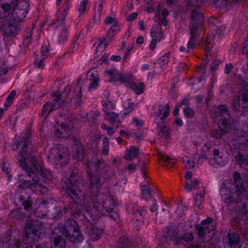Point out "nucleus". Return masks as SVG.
Masks as SVG:
<instances>
[{
	"mask_svg": "<svg viewBox=\"0 0 248 248\" xmlns=\"http://www.w3.org/2000/svg\"><path fill=\"white\" fill-rule=\"evenodd\" d=\"M89 176L90 181V188L93 190L92 191L93 193H99L98 189L101 186L102 183L99 172H97V173L90 174Z\"/></svg>",
	"mask_w": 248,
	"mask_h": 248,
	"instance_id": "nucleus-20",
	"label": "nucleus"
},
{
	"mask_svg": "<svg viewBox=\"0 0 248 248\" xmlns=\"http://www.w3.org/2000/svg\"><path fill=\"white\" fill-rule=\"evenodd\" d=\"M84 146L81 143H78L76 145L75 152L78 159L84 158Z\"/></svg>",
	"mask_w": 248,
	"mask_h": 248,
	"instance_id": "nucleus-35",
	"label": "nucleus"
},
{
	"mask_svg": "<svg viewBox=\"0 0 248 248\" xmlns=\"http://www.w3.org/2000/svg\"><path fill=\"white\" fill-rule=\"evenodd\" d=\"M217 108L219 113L220 118L219 122L226 123L230 124H233V120L232 119L228 112V108L225 105H220L217 106Z\"/></svg>",
	"mask_w": 248,
	"mask_h": 248,
	"instance_id": "nucleus-18",
	"label": "nucleus"
},
{
	"mask_svg": "<svg viewBox=\"0 0 248 248\" xmlns=\"http://www.w3.org/2000/svg\"><path fill=\"white\" fill-rule=\"evenodd\" d=\"M120 81L123 82H130L133 80V76L130 73H121Z\"/></svg>",
	"mask_w": 248,
	"mask_h": 248,
	"instance_id": "nucleus-41",
	"label": "nucleus"
},
{
	"mask_svg": "<svg viewBox=\"0 0 248 248\" xmlns=\"http://www.w3.org/2000/svg\"><path fill=\"white\" fill-rule=\"evenodd\" d=\"M11 215L13 218L20 221H22L25 218V213L18 211L12 212Z\"/></svg>",
	"mask_w": 248,
	"mask_h": 248,
	"instance_id": "nucleus-36",
	"label": "nucleus"
},
{
	"mask_svg": "<svg viewBox=\"0 0 248 248\" xmlns=\"http://www.w3.org/2000/svg\"><path fill=\"white\" fill-rule=\"evenodd\" d=\"M20 147L19 152V155L22 158L19 160L26 162L27 159L30 160L31 163L32 158L36 159L34 155V151L32 149V145L31 142V134L28 132L22 136L20 140L16 144V150Z\"/></svg>",
	"mask_w": 248,
	"mask_h": 248,
	"instance_id": "nucleus-6",
	"label": "nucleus"
},
{
	"mask_svg": "<svg viewBox=\"0 0 248 248\" xmlns=\"http://www.w3.org/2000/svg\"><path fill=\"white\" fill-rule=\"evenodd\" d=\"M233 67V65L232 63H230L226 64L225 67V73L227 74H230Z\"/></svg>",
	"mask_w": 248,
	"mask_h": 248,
	"instance_id": "nucleus-63",
	"label": "nucleus"
},
{
	"mask_svg": "<svg viewBox=\"0 0 248 248\" xmlns=\"http://www.w3.org/2000/svg\"><path fill=\"white\" fill-rule=\"evenodd\" d=\"M170 108L169 104H167L165 106V110L164 112L163 115L160 118H159L158 120L161 122L165 121L166 118L168 117L170 114Z\"/></svg>",
	"mask_w": 248,
	"mask_h": 248,
	"instance_id": "nucleus-46",
	"label": "nucleus"
},
{
	"mask_svg": "<svg viewBox=\"0 0 248 248\" xmlns=\"http://www.w3.org/2000/svg\"><path fill=\"white\" fill-rule=\"evenodd\" d=\"M183 163L184 164L185 168L187 169H190L194 167V162L187 156H185L183 158Z\"/></svg>",
	"mask_w": 248,
	"mask_h": 248,
	"instance_id": "nucleus-42",
	"label": "nucleus"
},
{
	"mask_svg": "<svg viewBox=\"0 0 248 248\" xmlns=\"http://www.w3.org/2000/svg\"><path fill=\"white\" fill-rule=\"evenodd\" d=\"M81 88H80L79 94H78V97L76 99V102H75V104L74 105L75 108L77 107L81 104Z\"/></svg>",
	"mask_w": 248,
	"mask_h": 248,
	"instance_id": "nucleus-62",
	"label": "nucleus"
},
{
	"mask_svg": "<svg viewBox=\"0 0 248 248\" xmlns=\"http://www.w3.org/2000/svg\"><path fill=\"white\" fill-rule=\"evenodd\" d=\"M130 88L137 94H140L144 92L145 85L143 82H140L138 84L135 82H131L130 84Z\"/></svg>",
	"mask_w": 248,
	"mask_h": 248,
	"instance_id": "nucleus-27",
	"label": "nucleus"
},
{
	"mask_svg": "<svg viewBox=\"0 0 248 248\" xmlns=\"http://www.w3.org/2000/svg\"><path fill=\"white\" fill-rule=\"evenodd\" d=\"M132 209L133 210V214L135 216V217L136 218V220L137 221H139L140 219H141L142 218V212H141L139 209L135 208L134 207L132 208Z\"/></svg>",
	"mask_w": 248,
	"mask_h": 248,
	"instance_id": "nucleus-48",
	"label": "nucleus"
},
{
	"mask_svg": "<svg viewBox=\"0 0 248 248\" xmlns=\"http://www.w3.org/2000/svg\"><path fill=\"white\" fill-rule=\"evenodd\" d=\"M225 202L227 204H231L232 203H234L236 202V201L233 197H232L230 194L229 195L228 197H224Z\"/></svg>",
	"mask_w": 248,
	"mask_h": 248,
	"instance_id": "nucleus-58",
	"label": "nucleus"
},
{
	"mask_svg": "<svg viewBox=\"0 0 248 248\" xmlns=\"http://www.w3.org/2000/svg\"><path fill=\"white\" fill-rule=\"evenodd\" d=\"M139 156V149L134 146L131 147L128 153L124 157L129 161H132L133 158H138Z\"/></svg>",
	"mask_w": 248,
	"mask_h": 248,
	"instance_id": "nucleus-26",
	"label": "nucleus"
},
{
	"mask_svg": "<svg viewBox=\"0 0 248 248\" xmlns=\"http://www.w3.org/2000/svg\"><path fill=\"white\" fill-rule=\"evenodd\" d=\"M184 112L185 116L189 118H192L194 114V110L190 108H186L184 109Z\"/></svg>",
	"mask_w": 248,
	"mask_h": 248,
	"instance_id": "nucleus-49",
	"label": "nucleus"
},
{
	"mask_svg": "<svg viewBox=\"0 0 248 248\" xmlns=\"http://www.w3.org/2000/svg\"><path fill=\"white\" fill-rule=\"evenodd\" d=\"M134 108V103H128V108H125L123 110V114L122 115V117L124 118L127 114H129L132 111L133 108Z\"/></svg>",
	"mask_w": 248,
	"mask_h": 248,
	"instance_id": "nucleus-44",
	"label": "nucleus"
},
{
	"mask_svg": "<svg viewBox=\"0 0 248 248\" xmlns=\"http://www.w3.org/2000/svg\"><path fill=\"white\" fill-rule=\"evenodd\" d=\"M51 103L49 102H47L44 106L42 110V116L47 113L46 116L50 113L49 110L50 108Z\"/></svg>",
	"mask_w": 248,
	"mask_h": 248,
	"instance_id": "nucleus-50",
	"label": "nucleus"
},
{
	"mask_svg": "<svg viewBox=\"0 0 248 248\" xmlns=\"http://www.w3.org/2000/svg\"><path fill=\"white\" fill-rule=\"evenodd\" d=\"M191 10L190 23L189 25L190 38L187 45V47L194 48L195 47L197 39L199 37L198 28L199 26L202 25V21L204 20V16L202 13L195 9Z\"/></svg>",
	"mask_w": 248,
	"mask_h": 248,
	"instance_id": "nucleus-5",
	"label": "nucleus"
},
{
	"mask_svg": "<svg viewBox=\"0 0 248 248\" xmlns=\"http://www.w3.org/2000/svg\"><path fill=\"white\" fill-rule=\"evenodd\" d=\"M220 193L222 198L224 199L225 196H227L230 195L231 193V190L228 188H221L220 190Z\"/></svg>",
	"mask_w": 248,
	"mask_h": 248,
	"instance_id": "nucleus-60",
	"label": "nucleus"
},
{
	"mask_svg": "<svg viewBox=\"0 0 248 248\" xmlns=\"http://www.w3.org/2000/svg\"><path fill=\"white\" fill-rule=\"evenodd\" d=\"M53 245L52 247L57 248H65L66 246V239L62 235H57L53 237Z\"/></svg>",
	"mask_w": 248,
	"mask_h": 248,
	"instance_id": "nucleus-25",
	"label": "nucleus"
},
{
	"mask_svg": "<svg viewBox=\"0 0 248 248\" xmlns=\"http://www.w3.org/2000/svg\"><path fill=\"white\" fill-rule=\"evenodd\" d=\"M18 200L25 210L28 212L32 210L33 199L31 194L24 192L19 196Z\"/></svg>",
	"mask_w": 248,
	"mask_h": 248,
	"instance_id": "nucleus-19",
	"label": "nucleus"
},
{
	"mask_svg": "<svg viewBox=\"0 0 248 248\" xmlns=\"http://www.w3.org/2000/svg\"><path fill=\"white\" fill-rule=\"evenodd\" d=\"M167 235L171 239L174 245H178L182 243V236H179L178 232L174 231L169 230Z\"/></svg>",
	"mask_w": 248,
	"mask_h": 248,
	"instance_id": "nucleus-23",
	"label": "nucleus"
},
{
	"mask_svg": "<svg viewBox=\"0 0 248 248\" xmlns=\"http://www.w3.org/2000/svg\"><path fill=\"white\" fill-rule=\"evenodd\" d=\"M59 233L73 243H78L84 239L78 222L72 218H67L64 223H59L55 227L53 233L58 234Z\"/></svg>",
	"mask_w": 248,
	"mask_h": 248,
	"instance_id": "nucleus-1",
	"label": "nucleus"
},
{
	"mask_svg": "<svg viewBox=\"0 0 248 248\" xmlns=\"http://www.w3.org/2000/svg\"><path fill=\"white\" fill-rule=\"evenodd\" d=\"M142 187L145 188L142 190V197L146 200L150 199L151 197V191L150 188L145 185H143Z\"/></svg>",
	"mask_w": 248,
	"mask_h": 248,
	"instance_id": "nucleus-39",
	"label": "nucleus"
},
{
	"mask_svg": "<svg viewBox=\"0 0 248 248\" xmlns=\"http://www.w3.org/2000/svg\"><path fill=\"white\" fill-rule=\"evenodd\" d=\"M22 246V242L21 241L17 239H14L10 245V247L11 248H21Z\"/></svg>",
	"mask_w": 248,
	"mask_h": 248,
	"instance_id": "nucleus-52",
	"label": "nucleus"
},
{
	"mask_svg": "<svg viewBox=\"0 0 248 248\" xmlns=\"http://www.w3.org/2000/svg\"><path fill=\"white\" fill-rule=\"evenodd\" d=\"M218 124V128L213 129L211 131V136L217 139H221L223 135L233 129V124H230L229 123L228 124L219 122Z\"/></svg>",
	"mask_w": 248,
	"mask_h": 248,
	"instance_id": "nucleus-11",
	"label": "nucleus"
},
{
	"mask_svg": "<svg viewBox=\"0 0 248 248\" xmlns=\"http://www.w3.org/2000/svg\"><path fill=\"white\" fill-rule=\"evenodd\" d=\"M133 245L132 242L126 237H121L117 242L118 248H131Z\"/></svg>",
	"mask_w": 248,
	"mask_h": 248,
	"instance_id": "nucleus-24",
	"label": "nucleus"
},
{
	"mask_svg": "<svg viewBox=\"0 0 248 248\" xmlns=\"http://www.w3.org/2000/svg\"><path fill=\"white\" fill-rule=\"evenodd\" d=\"M18 1H16V4L11 2V0L0 1V18L6 17L12 14L15 21L21 22L25 18L27 11L25 9L16 8Z\"/></svg>",
	"mask_w": 248,
	"mask_h": 248,
	"instance_id": "nucleus-4",
	"label": "nucleus"
},
{
	"mask_svg": "<svg viewBox=\"0 0 248 248\" xmlns=\"http://www.w3.org/2000/svg\"><path fill=\"white\" fill-rule=\"evenodd\" d=\"M103 232V229L96 226H93L90 229L89 236L92 240L97 241L101 238Z\"/></svg>",
	"mask_w": 248,
	"mask_h": 248,
	"instance_id": "nucleus-22",
	"label": "nucleus"
},
{
	"mask_svg": "<svg viewBox=\"0 0 248 248\" xmlns=\"http://www.w3.org/2000/svg\"><path fill=\"white\" fill-rule=\"evenodd\" d=\"M118 117L119 114L114 112H106L104 115L105 119L108 121L112 125L116 122Z\"/></svg>",
	"mask_w": 248,
	"mask_h": 248,
	"instance_id": "nucleus-32",
	"label": "nucleus"
},
{
	"mask_svg": "<svg viewBox=\"0 0 248 248\" xmlns=\"http://www.w3.org/2000/svg\"><path fill=\"white\" fill-rule=\"evenodd\" d=\"M31 165L36 170L41 176L42 179L45 182H50L53 176L50 170L44 168L43 166V163L41 161L32 158Z\"/></svg>",
	"mask_w": 248,
	"mask_h": 248,
	"instance_id": "nucleus-9",
	"label": "nucleus"
},
{
	"mask_svg": "<svg viewBox=\"0 0 248 248\" xmlns=\"http://www.w3.org/2000/svg\"><path fill=\"white\" fill-rule=\"evenodd\" d=\"M82 202H69L68 208L71 216L79 221L86 222L88 221L84 213L85 210L82 206Z\"/></svg>",
	"mask_w": 248,
	"mask_h": 248,
	"instance_id": "nucleus-8",
	"label": "nucleus"
},
{
	"mask_svg": "<svg viewBox=\"0 0 248 248\" xmlns=\"http://www.w3.org/2000/svg\"><path fill=\"white\" fill-rule=\"evenodd\" d=\"M224 241L225 248H239L241 246L240 235L236 232H228Z\"/></svg>",
	"mask_w": 248,
	"mask_h": 248,
	"instance_id": "nucleus-10",
	"label": "nucleus"
},
{
	"mask_svg": "<svg viewBox=\"0 0 248 248\" xmlns=\"http://www.w3.org/2000/svg\"><path fill=\"white\" fill-rule=\"evenodd\" d=\"M69 210L68 208V204L66 205V206L64 207L62 210L59 211L57 214L56 217L57 218H61L62 216L63 213V214H66Z\"/></svg>",
	"mask_w": 248,
	"mask_h": 248,
	"instance_id": "nucleus-59",
	"label": "nucleus"
},
{
	"mask_svg": "<svg viewBox=\"0 0 248 248\" xmlns=\"http://www.w3.org/2000/svg\"><path fill=\"white\" fill-rule=\"evenodd\" d=\"M160 128V131L158 133V135L161 138L165 137L166 139L170 138V129L166 125H164Z\"/></svg>",
	"mask_w": 248,
	"mask_h": 248,
	"instance_id": "nucleus-34",
	"label": "nucleus"
},
{
	"mask_svg": "<svg viewBox=\"0 0 248 248\" xmlns=\"http://www.w3.org/2000/svg\"><path fill=\"white\" fill-rule=\"evenodd\" d=\"M159 114L157 116V118L155 119V122L157 124V126L159 128H161L162 126L165 125L164 124L165 121L161 122L160 120H158L159 118H160L162 116V109H159Z\"/></svg>",
	"mask_w": 248,
	"mask_h": 248,
	"instance_id": "nucleus-53",
	"label": "nucleus"
},
{
	"mask_svg": "<svg viewBox=\"0 0 248 248\" xmlns=\"http://www.w3.org/2000/svg\"><path fill=\"white\" fill-rule=\"evenodd\" d=\"M60 100H56V99H54L52 104L51 103V107L49 110V112H50L52 110L59 108L60 107Z\"/></svg>",
	"mask_w": 248,
	"mask_h": 248,
	"instance_id": "nucleus-51",
	"label": "nucleus"
},
{
	"mask_svg": "<svg viewBox=\"0 0 248 248\" xmlns=\"http://www.w3.org/2000/svg\"><path fill=\"white\" fill-rule=\"evenodd\" d=\"M234 184L235 188V192L238 196L245 193V190L242 179L234 181Z\"/></svg>",
	"mask_w": 248,
	"mask_h": 248,
	"instance_id": "nucleus-28",
	"label": "nucleus"
},
{
	"mask_svg": "<svg viewBox=\"0 0 248 248\" xmlns=\"http://www.w3.org/2000/svg\"><path fill=\"white\" fill-rule=\"evenodd\" d=\"M99 115L100 114L98 112L91 111L89 113L86 114L87 119L88 120V121H90L91 120H94L97 118Z\"/></svg>",
	"mask_w": 248,
	"mask_h": 248,
	"instance_id": "nucleus-45",
	"label": "nucleus"
},
{
	"mask_svg": "<svg viewBox=\"0 0 248 248\" xmlns=\"http://www.w3.org/2000/svg\"><path fill=\"white\" fill-rule=\"evenodd\" d=\"M45 59V57H42L41 58L37 57L34 61V64L37 68L43 69L44 67V64L43 62Z\"/></svg>",
	"mask_w": 248,
	"mask_h": 248,
	"instance_id": "nucleus-43",
	"label": "nucleus"
},
{
	"mask_svg": "<svg viewBox=\"0 0 248 248\" xmlns=\"http://www.w3.org/2000/svg\"><path fill=\"white\" fill-rule=\"evenodd\" d=\"M48 47L46 45H43L41 47V53L42 55V57H45L48 53Z\"/></svg>",
	"mask_w": 248,
	"mask_h": 248,
	"instance_id": "nucleus-61",
	"label": "nucleus"
},
{
	"mask_svg": "<svg viewBox=\"0 0 248 248\" xmlns=\"http://www.w3.org/2000/svg\"><path fill=\"white\" fill-rule=\"evenodd\" d=\"M88 2V0H82L81 2L80 7L79 8V11L81 13H83L86 8L87 4Z\"/></svg>",
	"mask_w": 248,
	"mask_h": 248,
	"instance_id": "nucleus-57",
	"label": "nucleus"
},
{
	"mask_svg": "<svg viewBox=\"0 0 248 248\" xmlns=\"http://www.w3.org/2000/svg\"><path fill=\"white\" fill-rule=\"evenodd\" d=\"M213 223V219L211 217H208L206 219L202 220L200 224L202 225L203 227H205L206 228H207L208 233H209L211 231L215 229L214 226L212 225Z\"/></svg>",
	"mask_w": 248,
	"mask_h": 248,
	"instance_id": "nucleus-30",
	"label": "nucleus"
},
{
	"mask_svg": "<svg viewBox=\"0 0 248 248\" xmlns=\"http://www.w3.org/2000/svg\"><path fill=\"white\" fill-rule=\"evenodd\" d=\"M232 109L237 112L241 111V109L247 108L246 107H243V101H242V104H241L240 96H237L235 99L233 100V102L232 105Z\"/></svg>",
	"mask_w": 248,
	"mask_h": 248,
	"instance_id": "nucleus-29",
	"label": "nucleus"
},
{
	"mask_svg": "<svg viewBox=\"0 0 248 248\" xmlns=\"http://www.w3.org/2000/svg\"><path fill=\"white\" fill-rule=\"evenodd\" d=\"M199 181L197 179H193L192 181H186L185 182V188L187 190L190 191L192 188H195L198 186Z\"/></svg>",
	"mask_w": 248,
	"mask_h": 248,
	"instance_id": "nucleus-33",
	"label": "nucleus"
},
{
	"mask_svg": "<svg viewBox=\"0 0 248 248\" xmlns=\"http://www.w3.org/2000/svg\"><path fill=\"white\" fill-rule=\"evenodd\" d=\"M237 164L248 172V155H243L239 152L235 156Z\"/></svg>",
	"mask_w": 248,
	"mask_h": 248,
	"instance_id": "nucleus-21",
	"label": "nucleus"
},
{
	"mask_svg": "<svg viewBox=\"0 0 248 248\" xmlns=\"http://www.w3.org/2000/svg\"><path fill=\"white\" fill-rule=\"evenodd\" d=\"M108 139L107 138H105L103 139V153L107 155L108 154Z\"/></svg>",
	"mask_w": 248,
	"mask_h": 248,
	"instance_id": "nucleus-54",
	"label": "nucleus"
},
{
	"mask_svg": "<svg viewBox=\"0 0 248 248\" xmlns=\"http://www.w3.org/2000/svg\"><path fill=\"white\" fill-rule=\"evenodd\" d=\"M78 180L74 176L73 172L64 182L63 188L67 198L73 200L72 202H83L84 193L79 187Z\"/></svg>",
	"mask_w": 248,
	"mask_h": 248,
	"instance_id": "nucleus-3",
	"label": "nucleus"
},
{
	"mask_svg": "<svg viewBox=\"0 0 248 248\" xmlns=\"http://www.w3.org/2000/svg\"><path fill=\"white\" fill-rule=\"evenodd\" d=\"M240 84V96L243 101V107L248 108V79L239 78Z\"/></svg>",
	"mask_w": 248,
	"mask_h": 248,
	"instance_id": "nucleus-14",
	"label": "nucleus"
},
{
	"mask_svg": "<svg viewBox=\"0 0 248 248\" xmlns=\"http://www.w3.org/2000/svg\"><path fill=\"white\" fill-rule=\"evenodd\" d=\"M19 166L22 169L26 170L27 175L31 179V182L36 187L37 185L40 181L39 176L33 171V169L28 165L27 162L18 160Z\"/></svg>",
	"mask_w": 248,
	"mask_h": 248,
	"instance_id": "nucleus-13",
	"label": "nucleus"
},
{
	"mask_svg": "<svg viewBox=\"0 0 248 248\" xmlns=\"http://www.w3.org/2000/svg\"><path fill=\"white\" fill-rule=\"evenodd\" d=\"M72 118H68L65 123H62L55 131V135L60 138H65L69 136L71 127L73 126Z\"/></svg>",
	"mask_w": 248,
	"mask_h": 248,
	"instance_id": "nucleus-12",
	"label": "nucleus"
},
{
	"mask_svg": "<svg viewBox=\"0 0 248 248\" xmlns=\"http://www.w3.org/2000/svg\"><path fill=\"white\" fill-rule=\"evenodd\" d=\"M18 187L22 189L35 188L36 187L31 182V180H24L21 182Z\"/></svg>",
	"mask_w": 248,
	"mask_h": 248,
	"instance_id": "nucleus-37",
	"label": "nucleus"
},
{
	"mask_svg": "<svg viewBox=\"0 0 248 248\" xmlns=\"http://www.w3.org/2000/svg\"><path fill=\"white\" fill-rule=\"evenodd\" d=\"M103 201L102 206L105 211L102 212V215L108 216L114 220H117L119 216L118 213L114 211L116 205L113 198L108 195L103 194Z\"/></svg>",
	"mask_w": 248,
	"mask_h": 248,
	"instance_id": "nucleus-7",
	"label": "nucleus"
},
{
	"mask_svg": "<svg viewBox=\"0 0 248 248\" xmlns=\"http://www.w3.org/2000/svg\"><path fill=\"white\" fill-rule=\"evenodd\" d=\"M183 240H184L186 242H190L193 240L194 236L191 233H185L182 236Z\"/></svg>",
	"mask_w": 248,
	"mask_h": 248,
	"instance_id": "nucleus-47",
	"label": "nucleus"
},
{
	"mask_svg": "<svg viewBox=\"0 0 248 248\" xmlns=\"http://www.w3.org/2000/svg\"><path fill=\"white\" fill-rule=\"evenodd\" d=\"M141 162V159H139L137 161V162L136 163H135V164H129L127 168H126L127 170H136L137 169V166H138L140 163Z\"/></svg>",
	"mask_w": 248,
	"mask_h": 248,
	"instance_id": "nucleus-55",
	"label": "nucleus"
},
{
	"mask_svg": "<svg viewBox=\"0 0 248 248\" xmlns=\"http://www.w3.org/2000/svg\"><path fill=\"white\" fill-rule=\"evenodd\" d=\"M103 194L101 193H93V192H92L91 195L93 208L101 215L105 211L102 206L103 204Z\"/></svg>",
	"mask_w": 248,
	"mask_h": 248,
	"instance_id": "nucleus-16",
	"label": "nucleus"
},
{
	"mask_svg": "<svg viewBox=\"0 0 248 248\" xmlns=\"http://www.w3.org/2000/svg\"><path fill=\"white\" fill-rule=\"evenodd\" d=\"M219 64V62L217 61H214L210 65V70L212 71H214L217 68Z\"/></svg>",
	"mask_w": 248,
	"mask_h": 248,
	"instance_id": "nucleus-64",
	"label": "nucleus"
},
{
	"mask_svg": "<svg viewBox=\"0 0 248 248\" xmlns=\"http://www.w3.org/2000/svg\"><path fill=\"white\" fill-rule=\"evenodd\" d=\"M56 155H55L56 160L59 162L60 164L65 165L70 158L69 153L67 147L63 146L56 150Z\"/></svg>",
	"mask_w": 248,
	"mask_h": 248,
	"instance_id": "nucleus-17",
	"label": "nucleus"
},
{
	"mask_svg": "<svg viewBox=\"0 0 248 248\" xmlns=\"http://www.w3.org/2000/svg\"><path fill=\"white\" fill-rule=\"evenodd\" d=\"M35 248H51V244L47 243H38L36 244L35 242Z\"/></svg>",
	"mask_w": 248,
	"mask_h": 248,
	"instance_id": "nucleus-56",
	"label": "nucleus"
},
{
	"mask_svg": "<svg viewBox=\"0 0 248 248\" xmlns=\"http://www.w3.org/2000/svg\"><path fill=\"white\" fill-rule=\"evenodd\" d=\"M206 227H203L200 224H196L195 227V233L199 238H202L208 233Z\"/></svg>",
	"mask_w": 248,
	"mask_h": 248,
	"instance_id": "nucleus-31",
	"label": "nucleus"
},
{
	"mask_svg": "<svg viewBox=\"0 0 248 248\" xmlns=\"http://www.w3.org/2000/svg\"><path fill=\"white\" fill-rule=\"evenodd\" d=\"M91 76L93 78V81L91 83L89 86V90L91 91L93 89H96L98 86L99 77H95V75L92 74Z\"/></svg>",
	"mask_w": 248,
	"mask_h": 248,
	"instance_id": "nucleus-40",
	"label": "nucleus"
},
{
	"mask_svg": "<svg viewBox=\"0 0 248 248\" xmlns=\"http://www.w3.org/2000/svg\"><path fill=\"white\" fill-rule=\"evenodd\" d=\"M205 0H189L187 5V9L189 10V7L193 6L196 8L201 6Z\"/></svg>",
	"mask_w": 248,
	"mask_h": 248,
	"instance_id": "nucleus-38",
	"label": "nucleus"
},
{
	"mask_svg": "<svg viewBox=\"0 0 248 248\" xmlns=\"http://www.w3.org/2000/svg\"><path fill=\"white\" fill-rule=\"evenodd\" d=\"M0 28L3 29L5 37H15L18 33L20 28L16 24H1Z\"/></svg>",
	"mask_w": 248,
	"mask_h": 248,
	"instance_id": "nucleus-15",
	"label": "nucleus"
},
{
	"mask_svg": "<svg viewBox=\"0 0 248 248\" xmlns=\"http://www.w3.org/2000/svg\"><path fill=\"white\" fill-rule=\"evenodd\" d=\"M45 226L38 219L31 220L26 223L24 229L23 240L24 243L29 244L31 242H36L44 233Z\"/></svg>",
	"mask_w": 248,
	"mask_h": 248,
	"instance_id": "nucleus-2",
	"label": "nucleus"
}]
</instances>
